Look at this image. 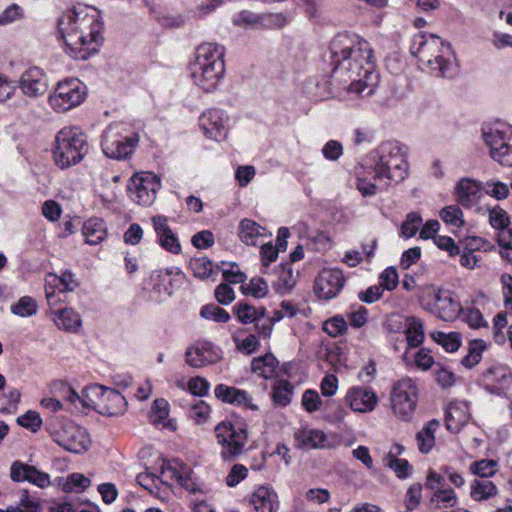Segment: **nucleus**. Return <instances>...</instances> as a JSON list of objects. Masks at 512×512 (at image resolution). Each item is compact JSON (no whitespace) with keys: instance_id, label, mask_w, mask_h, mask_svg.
I'll use <instances>...</instances> for the list:
<instances>
[{"instance_id":"f257e3e1","label":"nucleus","mask_w":512,"mask_h":512,"mask_svg":"<svg viewBox=\"0 0 512 512\" xmlns=\"http://www.w3.org/2000/svg\"><path fill=\"white\" fill-rule=\"evenodd\" d=\"M333 78L350 81L349 91L367 95L373 92L374 55L371 45L362 38L338 35L331 43Z\"/></svg>"},{"instance_id":"f03ea898","label":"nucleus","mask_w":512,"mask_h":512,"mask_svg":"<svg viewBox=\"0 0 512 512\" xmlns=\"http://www.w3.org/2000/svg\"><path fill=\"white\" fill-rule=\"evenodd\" d=\"M67 53L76 60H87L104 42L103 22L94 8L78 5L63 12L57 21Z\"/></svg>"},{"instance_id":"7ed1b4c3","label":"nucleus","mask_w":512,"mask_h":512,"mask_svg":"<svg viewBox=\"0 0 512 512\" xmlns=\"http://www.w3.org/2000/svg\"><path fill=\"white\" fill-rule=\"evenodd\" d=\"M410 52L419 63L440 77H450L455 70V56L451 45L434 34H416Z\"/></svg>"},{"instance_id":"20e7f679","label":"nucleus","mask_w":512,"mask_h":512,"mask_svg":"<svg viewBox=\"0 0 512 512\" xmlns=\"http://www.w3.org/2000/svg\"><path fill=\"white\" fill-rule=\"evenodd\" d=\"M370 169L375 181H384V188L390 182L399 183L408 174V162L404 146L397 141L382 142L369 155Z\"/></svg>"},{"instance_id":"39448f33","label":"nucleus","mask_w":512,"mask_h":512,"mask_svg":"<svg viewBox=\"0 0 512 512\" xmlns=\"http://www.w3.org/2000/svg\"><path fill=\"white\" fill-rule=\"evenodd\" d=\"M224 54V47L216 43H203L197 47L190 70L194 84L203 91H214L223 79Z\"/></svg>"},{"instance_id":"423d86ee","label":"nucleus","mask_w":512,"mask_h":512,"mask_svg":"<svg viewBox=\"0 0 512 512\" xmlns=\"http://www.w3.org/2000/svg\"><path fill=\"white\" fill-rule=\"evenodd\" d=\"M88 152L87 136L79 127H64L56 134L52 156L58 168L64 170L79 164Z\"/></svg>"},{"instance_id":"0eeeda50","label":"nucleus","mask_w":512,"mask_h":512,"mask_svg":"<svg viewBox=\"0 0 512 512\" xmlns=\"http://www.w3.org/2000/svg\"><path fill=\"white\" fill-rule=\"evenodd\" d=\"M214 434L220 446V458L224 462H232L246 452L249 433L244 421H221L215 426Z\"/></svg>"},{"instance_id":"6e6552de","label":"nucleus","mask_w":512,"mask_h":512,"mask_svg":"<svg viewBox=\"0 0 512 512\" xmlns=\"http://www.w3.org/2000/svg\"><path fill=\"white\" fill-rule=\"evenodd\" d=\"M491 158L505 167H512V126L497 123L482 130Z\"/></svg>"},{"instance_id":"1a4fd4ad","label":"nucleus","mask_w":512,"mask_h":512,"mask_svg":"<svg viewBox=\"0 0 512 512\" xmlns=\"http://www.w3.org/2000/svg\"><path fill=\"white\" fill-rule=\"evenodd\" d=\"M86 96V85L78 78H69L57 84L49 104L56 112H66L79 106Z\"/></svg>"},{"instance_id":"9d476101","label":"nucleus","mask_w":512,"mask_h":512,"mask_svg":"<svg viewBox=\"0 0 512 512\" xmlns=\"http://www.w3.org/2000/svg\"><path fill=\"white\" fill-rule=\"evenodd\" d=\"M418 401V386L409 378H401L394 383L391 392V404L394 414L404 421H409Z\"/></svg>"},{"instance_id":"9b49d317","label":"nucleus","mask_w":512,"mask_h":512,"mask_svg":"<svg viewBox=\"0 0 512 512\" xmlns=\"http://www.w3.org/2000/svg\"><path fill=\"white\" fill-rule=\"evenodd\" d=\"M139 143L137 134L122 135L117 126H109L102 135V150L112 159H125L130 156Z\"/></svg>"},{"instance_id":"f8f14e48","label":"nucleus","mask_w":512,"mask_h":512,"mask_svg":"<svg viewBox=\"0 0 512 512\" xmlns=\"http://www.w3.org/2000/svg\"><path fill=\"white\" fill-rule=\"evenodd\" d=\"M130 198L142 206H150L161 188L160 178L151 172L134 174L127 185Z\"/></svg>"},{"instance_id":"ddd939ff","label":"nucleus","mask_w":512,"mask_h":512,"mask_svg":"<svg viewBox=\"0 0 512 512\" xmlns=\"http://www.w3.org/2000/svg\"><path fill=\"white\" fill-rule=\"evenodd\" d=\"M53 440L65 450L76 454L86 451L90 445L86 429L75 424H68L54 433Z\"/></svg>"},{"instance_id":"4468645a","label":"nucleus","mask_w":512,"mask_h":512,"mask_svg":"<svg viewBox=\"0 0 512 512\" xmlns=\"http://www.w3.org/2000/svg\"><path fill=\"white\" fill-rule=\"evenodd\" d=\"M229 117L224 110L209 108L199 117V126L207 138L220 141L228 133Z\"/></svg>"},{"instance_id":"2eb2a0df","label":"nucleus","mask_w":512,"mask_h":512,"mask_svg":"<svg viewBox=\"0 0 512 512\" xmlns=\"http://www.w3.org/2000/svg\"><path fill=\"white\" fill-rule=\"evenodd\" d=\"M185 358L189 366L201 368L220 361L222 351L209 341H197L186 350Z\"/></svg>"},{"instance_id":"dca6fc26","label":"nucleus","mask_w":512,"mask_h":512,"mask_svg":"<svg viewBox=\"0 0 512 512\" xmlns=\"http://www.w3.org/2000/svg\"><path fill=\"white\" fill-rule=\"evenodd\" d=\"M345 284L343 273L339 269H324L315 284V293L321 299L329 300L336 297Z\"/></svg>"},{"instance_id":"f3484780","label":"nucleus","mask_w":512,"mask_h":512,"mask_svg":"<svg viewBox=\"0 0 512 512\" xmlns=\"http://www.w3.org/2000/svg\"><path fill=\"white\" fill-rule=\"evenodd\" d=\"M10 477L14 482L27 481L40 488L48 487L51 483L49 474L20 461L11 464Z\"/></svg>"},{"instance_id":"a211bd4d","label":"nucleus","mask_w":512,"mask_h":512,"mask_svg":"<svg viewBox=\"0 0 512 512\" xmlns=\"http://www.w3.org/2000/svg\"><path fill=\"white\" fill-rule=\"evenodd\" d=\"M19 86L29 97H38L46 93L48 80L44 71L38 67L27 69L20 77Z\"/></svg>"},{"instance_id":"6ab92c4d","label":"nucleus","mask_w":512,"mask_h":512,"mask_svg":"<svg viewBox=\"0 0 512 512\" xmlns=\"http://www.w3.org/2000/svg\"><path fill=\"white\" fill-rule=\"evenodd\" d=\"M345 400L353 411L366 413L374 410L378 398L372 389L355 386L348 390Z\"/></svg>"},{"instance_id":"aec40b11","label":"nucleus","mask_w":512,"mask_h":512,"mask_svg":"<svg viewBox=\"0 0 512 512\" xmlns=\"http://www.w3.org/2000/svg\"><path fill=\"white\" fill-rule=\"evenodd\" d=\"M152 223L159 245L170 253L179 254L181 252V245L177 235L169 227L167 217L161 215L154 216Z\"/></svg>"},{"instance_id":"412c9836","label":"nucleus","mask_w":512,"mask_h":512,"mask_svg":"<svg viewBox=\"0 0 512 512\" xmlns=\"http://www.w3.org/2000/svg\"><path fill=\"white\" fill-rule=\"evenodd\" d=\"M76 287H78V283L71 272L65 271L61 276L50 274L45 285V293L48 303L50 305H54L57 302L55 288L58 289L59 292L63 293L73 291Z\"/></svg>"},{"instance_id":"4be33fe9","label":"nucleus","mask_w":512,"mask_h":512,"mask_svg":"<svg viewBox=\"0 0 512 512\" xmlns=\"http://www.w3.org/2000/svg\"><path fill=\"white\" fill-rule=\"evenodd\" d=\"M255 512H276L279 508L277 493L270 487L260 486L249 499Z\"/></svg>"},{"instance_id":"5701e85b","label":"nucleus","mask_w":512,"mask_h":512,"mask_svg":"<svg viewBox=\"0 0 512 512\" xmlns=\"http://www.w3.org/2000/svg\"><path fill=\"white\" fill-rule=\"evenodd\" d=\"M435 311L437 316L444 321L454 320L461 311V305L454 299L449 291H438L434 295Z\"/></svg>"},{"instance_id":"b1692460","label":"nucleus","mask_w":512,"mask_h":512,"mask_svg":"<svg viewBox=\"0 0 512 512\" xmlns=\"http://www.w3.org/2000/svg\"><path fill=\"white\" fill-rule=\"evenodd\" d=\"M470 414L465 402H453L448 405L445 412L447 430L457 433L469 422Z\"/></svg>"},{"instance_id":"393cba45","label":"nucleus","mask_w":512,"mask_h":512,"mask_svg":"<svg viewBox=\"0 0 512 512\" xmlns=\"http://www.w3.org/2000/svg\"><path fill=\"white\" fill-rule=\"evenodd\" d=\"M457 201L466 208H471L479 201L481 186L478 182L464 178L461 179L455 188Z\"/></svg>"},{"instance_id":"a878e982","label":"nucleus","mask_w":512,"mask_h":512,"mask_svg":"<svg viewBox=\"0 0 512 512\" xmlns=\"http://www.w3.org/2000/svg\"><path fill=\"white\" fill-rule=\"evenodd\" d=\"M100 402L102 406H100L99 412L109 416L121 413L127 404L125 397L120 392L104 386H102Z\"/></svg>"},{"instance_id":"bb28decb","label":"nucleus","mask_w":512,"mask_h":512,"mask_svg":"<svg viewBox=\"0 0 512 512\" xmlns=\"http://www.w3.org/2000/svg\"><path fill=\"white\" fill-rule=\"evenodd\" d=\"M297 446L302 449H317L326 447L327 435L318 429L302 428L294 433Z\"/></svg>"},{"instance_id":"cd10ccee","label":"nucleus","mask_w":512,"mask_h":512,"mask_svg":"<svg viewBox=\"0 0 512 512\" xmlns=\"http://www.w3.org/2000/svg\"><path fill=\"white\" fill-rule=\"evenodd\" d=\"M216 398L222 402L233 405H244L251 409H256L255 405L250 403V397L244 390L228 386L225 384H218L214 390Z\"/></svg>"},{"instance_id":"c85d7f7f","label":"nucleus","mask_w":512,"mask_h":512,"mask_svg":"<svg viewBox=\"0 0 512 512\" xmlns=\"http://www.w3.org/2000/svg\"><path fill=\"white\" fill-rule=\"evenodd\" d=\"M82 233L85 237L86 243L90 245H97L101 243L107 236L105 223L100 218H90L84 222Z\"/></svg>"},{"instance_id":"c756f323","label":"nucleus","mask_w":512,"mask_h":512,"mask_svg":"<svg viewBox=\"0 0 512 512\" xmlns=\"http://www.w3.org/2000/svg\"><path fill=\"white\" fill-rule=\"evenodd\" d=\"M159 482L161 484L170 485L171 481H176L179 485L187 490L193 491L187 474H183L173 467L169 462L162 460L159 471Z\"/></svg>"},{"instance_id":"7c9ffc66","label":"nucleus","mask_w":512,"mask_h":512,"mask_svg":"<svg viewBox=\"0 0 512 512\" xmlns=\"http://www.w3.org/2000/svg\"><path fill=\"white\" fill-rule=\"evenodd\" d=\"M238 235L246 245H257L258 239L265 236V229L250 219H243L239 223Z\"/></svg>"},{"instance_id":"2f4dec72","label":"nucleus","mask_w":512,"mask_h":512,"mask_svg":"<svg viewBox=\"0 0 512 512\" xmlns=\"http://www.w3.org/2000/svg\"><path fill=\"white\" fill-rule=\"evenodd\" d=\"M277 365L278 360L276 357L271 353H267L264 356L254 358L251 362V369L259 376L269 379L273 377Z\"/></svg>"},{"instance_id":"473e14b6","label":"nucleus","mask_w":512,"mask_h":512,"mask_svg":"<svg viewBox=\"0 0 512 512\" xmlns=\"http://www.w3.org/2000/svg\"><path fill=\"white\" fill-rule=\"evenodd\" d=\"M440 426L439 421H429L416 435L418 449L421 453H428L435 445V431Z\"/></svg>"},{"instance_id":"72a5a7b5","label":"nucleus","mask_w":512,"mask_h":512,"mask_svg":"<svg viewBox=\"0 0 512 512\" xmlns=\"http://www.w3.org/2000/svg\"><path fill=\"white\" fill-rule=\"evenodd\" d=\"M293 390L294 387L288 380H277L272 388L273 402L279 406H287L291 402Z\"/></svg>"},{"instance_id":"f704fd0d","label":"nucleus","mask_w":512,"mask_h":512,"mask_svg":"<svg viewBox=\"0 0 512 512\" xmlns=\"http://www.w3.org/2000/svg\"><path fill=\"white\" fill-rule=\"evenodd\" d=\"M56 325L68 332H76L81 326L80 315L71 308L60 309L57 312Z\"/></svg>"},{"instance_id":"c9c22d12","label":"nucleus","mask_w":512,"mask_h":512,"mask_svg":"<svg viewBox=\"0 0 512 512\" xmlns=\"http://www.w3.org/2000/svg\"><path fill=\"white\" fill-rule=\"evenodd\" d=\"M470 494L476 501L486 500L497 494V487L488 479L475 480L471 485Z\"/></svg>"},{"instance_id":"e433bc0d","label":"nucleus","mask_w":512,"mask_h":512,"mask_svg":"<svg viewBox=\"0 0 512 512\" xmlns=\"http://www.w3.org/2000/svg\"><path fill=\"white\" fill-rule=\"evenodd\" d=\"M0 512H41V506L37 500L29 496L27 490H24L16 505L0 508Z\"/></svg>"},{"instance_id":"4c0bfd02","label":"nucleus","mask_w":512,"mask_h":512,"mask_svg":"<svg viewBox=\"0 0 512 512\" xmlns=\"http://www.w3.org/2000/svg\"><path fill=\"white\" fill-rule=\"evenodd\" d=\"M102 393V385H91L82 390L80 395V403L84 408H93L99 411L102 403L100 402Z\"/></svg>"},{"instance_id":"58836bf2","label":"nucleus","mask_w":512,"mask_h":512,"mask_svg":"<svg viewBox=\"0 0 512 512\" xmlns=\"http://www.w3.org/2000/svg\"><path fill=\"white\" fill-rule=\"evenodd\" d=\"M486 349L485 341L476 339L470 342L468 354L462 359L461 363L467 368H472L482 358V352Z\"/></svg>"},{"instance_id":"ea45409f","label":"nucleus","mask_w":512,"mask_h":512,"mask_svg":"<svg viewBox=\"0 0 512 512\" xmlns=\"http://www.w3.org/2000/svg\"><path fill=\"white\" fill-rule=\"evenodd\" d=\"M91 484L89 478L81 473H72L67 476L65 482L62 485L64 492H82L87 489Z\"/></svg>"},{"instance_id":"a19ab883","label":"nucleus","mask_w":512,"mask_h":512,"mask_svg":"<svg viewBox=\"0 0 512 512\" xmlns=\"http://www.w3.org/2000/svg\"><path fill=\"white\" fill-rule=\"evenodd\" d=\"M268 291V283L260 277H254L248 284L241 285V292L254 298H263L267 295Z\"/></svg>"},{"instance_id":"79ce46f5","label":"nucleus","mask_w":512,"mask_h":512,"mask_svg":"<svg viewBox=\"0 0 512 512\" xmlns=\"http://www.w3.org/2000/svg\"><path fill=\"white\" fill-rule=\"evenodd\" d=\"M169 416V404L163 399L159 398L153 402L151 407V421L154 424H162L164 427H167L166 420Z\"/></svg>"},{"instance_id":"37998d69","label":"nucleus","mask_w":512,"mask_h":512,"mask_svg":"<svg viewBox=\"0 0 512 512\" xmlns=\"http://www.w3.org/2000/svg\"><path fill=\"white\" fill-rule=\"evenodd\" d=\"M422 217L417 212L407 214L405 221L401 225V236L411 238L420 230L422 226Z\"/></svg>"},{"instance_id":"c03bdc74","label":"nucleus","mask_w":512,"mask_h":512,"mask_svg":"<svg viewBox=\"0 0 512 512\" xmlns=\"http://www.w3.org/2000/svg\"><path fill=\"white\" fill-rule=\"evenodd\" d=\"M457 502V496L453 489L437 488L431 497V503H435L437 507H453Z\"/></svg>"},{"instance_id":"a18cd8bd","label":"nucleus","mask_w":512,"mask_h":512,"mask_svg":"<svg viewBox=\"0 0 512 512\" xmlns=\"http://www.w3.org/2000/svg\"><path fill=\"white\" fill-rule=\"evenodd\" d=\"M193 274L197 278H208L212 273V262L206 257H194L190 260L189 264Z\"/></svg>"},{"instance_id":"49530a36","label":"nucleus","mask_w":512,"mask_h":512,"mask_svg":"<svg viewBox=\"0 0 512 512\" xmlns=\"http://www.w3.org/2000/svg\"><path fill=\"white\" fill-rule=\"evenodd\" d=\"M439 216L443 222L455 227H461L464 224L462 210L457 205L442 208Z\"/></svg>"},{"instance_id":"de8ad7c7","label":"nucleus","mask_w":512,"mask_h":512,"mask_svg":"<svg viewBox=\"0 0 512 512\" xmlns=\"http://www.w3.org/2000/svg\"><path fill=\"white\" fill-rule=\"evenodd\" d=\"M497 462L491 459H482L475 461L470 465V471L480 476L482 479H487L496 473Z\"/></svg>"},{"instance_id":"09e8293b","label":"nucleus","mask_w":512,"mask_h":512,"mask_svg":"<svg viewBox=\"0 0 512 512\" xmlns=\"http://www.w3.org/2000/svg\"><path fill=\"white\" fill-rule=\"evenodd\" d=\"M11 311L20 317H29L36 314L37 304L31 297L24 296L11 306Z\"/></svg>"},{"instance_id":"8fccbe9b","label":"nucleus","mask_w":512,"mask_h":512,"mask_svg":"<svg viewBox=\"0 0 512 512\" xmlns=\"http://www.w3.org/2000/svg\"><path fill=\"white\" fill-rule=\"evenodd\" d=\"M407 343L410 347H418L424 340L423 324L413 318L406 331Z\"/></svg>"},{"instance_id":"3c124183","label":"nucleus","mask_w":512,"mask_h":512,"mask_svg":"<svg viewBox=\"0 0 512 512\" xmlns=\"http://www.w3.org/2000/svg\"><path fill=\"white\" fill-rule=\"evenodd\" d=\"M434 340L440 344L447 352H455L461 345L460 337L457 333L436 332L433 334Z\"/></svg>"},{"instance_id":"603ef678","label":"nucleus","mask_w":512,"mask_h":512,"mask_svg":"<svg viewBox=\"0 0 512 512\" xmlns=\"http://www.w3.org/2000/svg\"><path fill=\"white\" fill-rule=\"evenodd\" d=\"M24 17V9L18 4L13 3L0 13V26H6L21 21Z\"/></svg>"},{"instance_id":"864d4df0","label":"nucleus","mask_w":512,"mask_h":512,"mask_svg":"<svg viewBox=\"0 0 512 512\" xmlns=\"http://www.w3.org/2000/svg\"><path fill=\"white\" fill-rule=\"evenodd\" d=\"M210 406L203 400H196L191 404L189 409V416L197 424H204L208 421L210 416Z\"/></svg>"},{"instance_id":"5fc2aeb1","label":"nucleus","mask_w":512,"mask_h":512,"mask_svg":"<svg viewBox=\"0 0 512 512\" xmlns=\"http://www.w3.org/2000/svg\"><path fill=\"white\" fill-rule=\"evenodd\" d=\"M200 315L207 320H214L220 323H227L230 320L229 313L214 304L205 305L202 307Z\"/></svg>"},{"instance_id":"6e6d98bb","label":"nucleus","mask_w":512,"mask_h":512,"mask_svg":"<svg viewBox=\"0 0 512 512\" xmlns=\"http://www.w3.org/2000/svg\"><path fill=\"white\" fill-rule=\"evenodd\" d=\"M234 311L238 320L243 324L255 323L258 318L257 309L245 302H240L234 306Z\"/></svg>"},{"instance_id":"4d7b16f0","label":"nucleus","mask_w":512,"mask_h":512,"mask_svg":"<svg viewBox=\"0 0 512 512\" xmlns=\"http://www.w3.org/2000/svg\"><path fill=\"white\" fill-rule=\"evenodd\" d=\"M323 330L331 337H337L346 333L348 325L344 317L338 315L325 321Z\"/></svg>"},{"instance_id":"13d9d810","label":"nucleus","mask_w":512,"mask_h":512,"mask_svg":"<svg viewBox=\"0 0 512 512\" xmlns=\"http://www.w3.org/2000/svg\"><path fill=\"white\" fill-rule=\"evenodd\" d=\"M386 460L387 466L395 472L398 478L404 479L409 476L411 466L406 459L396 458L392 454H389Z\"/></svg>"},{"instance_id":"bf43d9fd","label":"nucleus","mask_w":512,"mask_h":512,"mask_svg":"<svg viewBox=\"0 0 512 512\" xmlns=\"http://www.w3.org/2000/svg\"><path fill=\"white\" fill-rule=\"evenodd\" d=\"M422 499V485L419 483L412 484L405 496V506L407 511H413L416 509Z\"/></svg>"},{"instance_id":"052dcab7","label":"nucleus","mask_w":512,"mask_h":512,"mask_svg":"<svg viewBox=\"0 0 512 512\" xmlns=\"http://www.w3.org/2000/svg\"><path fill=\"white\" fill-rule=\"evenodd\" d=\"M489 221L491 226L498 230L507 228L510 223L507 212L499 206L489 210Z\"/></svg>"},{"instance_id":"680f3d73","label":"nucleus","mask_w":512,"mask_h":512,"mask_svg":"<svg viewBox=\"0 0 512 512\" xmlns=\"http://www.w3.org/2000/svg\"><path fill=\"white\" fill-rule=\"evenodd\" d=\"M486 194L496 198L497 200L506 199L509 195L508 186L500 181H488L484 186Z\"/></svg>"},{"instance_id":"e2e57ef3","label":"nucleus","mask_w":512,"mask_h":512,"mask_svg":"<svg viewBox=\"0 0 512 512\" xmlns=\"http://www.w3.org/2000/svg\"><path fill=\"white\" fill-rule=\"evenodd\" d=\"M348 319L354 328L363 327L368 321V310L361 305L351 307L348 313Z\"/></svg>"},{"instance_id":"0e129e2a","label":"nucleus","mask_w":512,"mask_h":512,"mask_svg":"<svg viewBox=\"0 0 512 512\" xmlns=\"http://www.w3.org/2000/svg\"><path fill=\"white\" fill-rule=\"evenodd\" d=\"M399 283L398 273L395 267H388L380 274V286L382 289L393 290Z\"/></svg>"},{"instance_id":"69168bd1","label":"nucleus","mask_w":512,"mask_h":512,"mask_svg":"<svg viewBox=\"0 0 512 512\" xmlns=\"http://www.w3.org/2000/svg\"><path fill=\"white\" fill-rule=\"evenodd\" d=\"M17 423L22 427L36 432L42 425V419L39 413L35 411H28L24 415L18 417Z\"/></svg>"},{"instance_id":"338daca9","label":"nucleus","mask_w":512,"mask_h":512,"mask_svg":"<svg viewBox=\"0 0 512 512\" xmlns=\"http://www.w3.org/2000/svg\"><path fill=\"white\" fill-rule=\"evenodd\" d=\"M248 475V469L243 464H235L226 476V484L229 487H235Z\"/></svg>"},{"instance_id":"774afa93","label":"nucleus","mask_w":512,"mask_h":512,"mask_svg":"<svg viewBox=\"0 0 512 512\" xmlns=\"http://www.w3.org/2000/svg\"><path fill=\"white\" fill-rule=\"evenodd\" d=\"M321 398L315 390H306L302 397V405L309 413L315 412L320 409Z\"/></svg>"}]
</instances>
